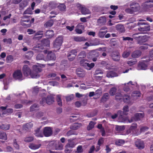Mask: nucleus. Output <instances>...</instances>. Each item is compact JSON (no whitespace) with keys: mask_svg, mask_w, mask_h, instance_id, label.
<instances>
[{"mask_svg":"<svg viewBox=\"0 0 153 153\" xmlns=\"http://www.w3.org/2000/svg\"><path fill=\"white\" fill-rule=\"evenodd\" d=\"M137 25L140 26L138 28V30L140 31H149L150 30V26L149 25H146V23L142 22H138Z\"/></svg>","mask_w":153,"mask_h":153,"instance_id":"1","label":"nucleus"},{"mask_svg":"<svg viewBox=\"0 0 153 153\" xmlns=\"http://www.w3.org/2000/svg\"><path fill=\"white\" fill-rule=\"evenodd\" d=\"M63 42V39L61 36H58L55 40L53 43L54 47L59 49Z\"/></svg>","mask_w":153,"mask_h":153,"instance_id":"2","label":"nucleus"},{"mask_svg":"<svg viewBox=\"0 0 153 153\" xmlns=\"http://www.w3.org/2000/svg\"><path fill=\"white\" fill-rule=\"evenodd\" d=\"M77 7L80 10L82 14L85 15L91 13L90 11L85 7H83L79 4H77Z\"/></svg>","mask_w":153,"mask_h":153,"instance_id":"3","label":"nucleus"},{"mask_svg":"<svg viewBox=\"0 0 153 153\" xmlns=\"http://www.w3.org/2000/svg\"><path fill=\"white\" fill-rule=\"evenodd\" d=\"M144 116V114L143 113H137L134 115V117H132L131 120L129 121L130 122H132L133 121H137L140 120Z\"/></svg>","mask_w":153,"mask_h":153,"instance_id":"4","label":"nucleus"},{"mask_svg":"<svg viewBox=\"0 0 153 153\" xmlns=\"http://www.w3.org/2000/svg\"><path fill=\"white\" fill-rule=\"evenodd\" d=\"M130 6L134 12H137L140 9L139 4L135 1L131 3Z\"/></svg>","mask_w":153,"mask_h":153,"instance_id":"5","label":"nucleus"},{"mask_svg":"<svg viewBox=\"0 0 153 153\" xmlns=\"http://www.w3.org/2000/svg\"><path fill=\"white\" fill-rule=\"evenodd\" d=\"M77 52L76 50H72L68 53L67 56L69 61H71L74 60L76 56Z\"/></svg>","mask_w":153,"mask_h":153,"instance_id":"6","label":"nucleus"},{"mask_svg":"<svg viewBox=\"0 0 153 153\" xmlns=\"http://www.w3.org/2000/svg\"><path fill=\"white\" fill-rule=\"evenodd\" d=\"M43 133L45 137H48L50 136L52 134V129L50 127H45L44 129Z\"/></svg>","mask_w":153,"mask_h":153,"instance_id":"7","label":"nucleus"},{"mask_svg":"<svg viewBox=\"0 0 153 153\" xmlns=\"http://www.w3.org/2000/svg\"><path fill=\"white\" fill-rule=\"evenodd\" d=\"M22 72L25 76H27L30 75L31 71L28 65H25L22 68Z\"/></svg>","mask_w":153,"mask_h":153,"instance_id":"8","label":"nucleus"},{"mask_svg":"<svg viewBox=\"0 0 153 153\" xmlns=\"http://www.w3.org/2000/svg\"><path fill=\"white\" fill-rule=\"evenodd\" d=\"M22 77V73L21 71L20 70H17L14 71L13 73V77L16 79H21Z\"/></svg>","mask_w":153,"mask_h":153,"instance_id":"9","label":"nucleus"},{"mask_svg":"<svg viewBox=\"0 0 153 153\" xmlns=\"http://www.w3.org/2000/svg\"><path fill=\"white\" fill-rule=\"evenodd\" d=\"M56 57L55 54L51 51H48L46 56V59L48 60H55Z\"/></svg>","mask_w":153,"mask_h":153,"instance_id":"10","label":"nucleus"},{"mask_svg":"<svg viewBox=\"0 0 153 153\" xmlns=\"http://www.w3.org/2000/svg\"><path fill=\"white\" fill-rule=\"evenodd\" d=\"M113 60L115 61H119L120 59V54L117 51H113L111 55Z\"/></svg>","mask_w":153,"mask_h":153,"instance_id":"11","label":"nucleus"},{"mask_svg":"<svg viewBox=\"0 0 153 153\" xmlns=\"http://www.w3.org/2000/svg\"><path fill=\"white\" fill-rule=\"evenodd\" d=\"M25 22L29 23V26L31 23L30 19L27 16H25L22 18L21 20V24L23 26H28L25 23Z\"/></svg>","mask_w":153,"mask_h":153,"instance_id":"12","label":"nucleus"},{"mask_svg":"<svg viewBox=\"0 0 153 153\" xmlns=\"http://www.w3.org/2000/svg\"><path fill=\"white\" fill-rule=\"evenodd\" d=\"M76 74L79 77H82L85 75V71L80 68H78L76 70Z\"/></svg>","mask_w":153,"mask_h":153,"instance_id":"13","label":"nucleus"},{"mask_svg":"<svg viewBox=\"0 0 153 153\" xmlns=\"http://www.w3.org/2000/svg\"><path fill=\"white\" fill-rule=\"evenodd\" d=\"M150 2L147 0L143 3L142 4V6L143 8L145 9H148L152 8L153 7V4L150 3Z\"/></svg>","mask_w":153,"mask_h":153,"instance_id":"14","label":"nucleus"},{"mask_svg":"<svg viewBox=\"0 0 153 153\" xmlns=\"http://www.w3.org/2000/svg\"><path fill=\"white\" fill-rule=\"evenodd\" d=\"M147 65L143 62H140L138 63L137 68L138 70H145L147 69Z\"/></svg>","mask_w":153,"mask_h":153,"instance_id":"15","label":"nucleus"},{"mask_svg":"<svg viewBox=\"0 0 153 153\" xmlns=\"http://www.w3.org/2000/svg\"><path fill=\"white\" fill-rule=\"evenodd\" d=\"M33 124L31 122L27 123L23 125L22 128L24 130L26 131H29L32 128Z\"/></svg>","mask_w":153,"mask_h":153,"instance_id":"16","label":"nucleus"},{"mask_svg":"<svg viewBox=\"0 0 153 153\" xmlns=\"http://www.w3.org/2000/svg\"><path fill=\"white\" fill-rule=\"evenodd\" d=\"M82 126L81 123H76L73 124L70 127V128L72 130H74L78 129Z\"/></svg>","mask_w":153,"mask_h":153,"instance_id":"17","label":"nucleus"},{"mask_svg":"<svg viewBox=\"0 0 153 153\" xmlns=\"http://www.w3.org/2000/svg\"><path fill=\"white\" fill-rule=\"evenodd\" d=\"M58 4L55 1H51L48 3V7L51 9H54L56 7Z\"/></svg>","mask_w":153,"mask_h":153,"instance_id":"18","label":"nucleus"},{"mask_svg":"<svg viewBox=\"0 0 153 153\" xmlns=\"http://www.w3.org/2000/svg\"><path fill=\"white\" fill-rule=\"evenodd\" d=\"M44 48V46L42 44H38L33 48V50L37 51L38 52H41V50Z\"/></svg>","mask_w":153,"mask_h":153,"instance_id":"19","label":"nucleus"},{"mask_svg":"<svg viewBox=\"0 0 153 153\" xmlns=\"http://www.w3.org/2000/svg\"><path fill=\"white\" fill-rule=\"evenodd\" d=\"M116 30L120 33H123L125 31L124 26L122 24H118L116 26Z\"/></svg>","mask_w":153,"mask_h":153,"instance_id":"20","label":"nucleus"},{"mask_svg":"<svg viewBox=\"0 0 153 153\" xmlns=\"http://www.w3.org/2000/svg\"><path fill=\"white\" fill-rule=\"evenodd\" d=\"M45 36L47 38H50L54 36V32L53 30H47L45 33Z\"/></svg>","mask_w":153,"mask_h":153,"instance_id":"21","label":"nucleus"},{"mask_svg":"<svg viewBox=\"0 0 153 153\" xmlns=\"http://www.w3.org/2000/svg\"><path fill=\"white\" fill-rule=\"evenodd\" d=\"M54 98L51 96H48L46 98V103L48 105H51L54 101Z\"/></svg>","mask_w":153,"mask_h":153,"instance_id":"22","label":"nucleus"},{"mask_svg":"<svg viewBox=\"0 0 153 153\" xmlns=\"http://www.w3.org/2000/svg\"><path fill=\"white\" fill-rule=\"evenodd\" d=\"M41 146V144H36L34 143H31L30 144L29 147L30 149L33 150H36L39 148Z\"/></svg>","mask_w":153,"mask_h":153,"instance_id":"23","label":"nucleus"},{"mask_svg":"<svg viewBox=\"0 0 153 153\" xmlns=\"http://www.w3.org/2000/svg\"><path fill=\"white\" fill-rule=\"evenodd\" d=\"M141 52L140 51L137 50L133 52L131 56L134 58H138L141 56Z\"/></svg>","mask_w":153,"mask_h":153,"instance_id":"24","label":"nucleus"},{"mask_svg":"<svg viewBox=\"0 0 153 153\" xmlns=\"http://www.w3.org/2000/svg\"><path fill=\"white\" fill-rule=\"evenodd\" d=\"M136 146L139 149H143L145 147L143 141H137L135 143Z\"/></svg>","mask_w":153,"mask_h":153,"instance_id":"25","label":"nucleus"},{"mask_svg":"<svg viewBox=\"0 0 153 153\" xmlns=\"http://www.w3.org/2000/svg\"><path fill=\"white\" fill-rule=\"evenodd\" d=\"M57 142L56 141H51L49 143L48 147L51 149L56 148L57 147Z\"/></svg>","mask_w":153,"mask_h":153,"instance_id":"26","label":"nucleus"},{"mask_svg":"<svg viewBox=\"0 0 153 153\" xmlns=\"http://www.w3.org/2000/svg\"><path fill=\"white\" fill-rule=\"evenodd\" d=\"M123 15L122 14H120L118 16H112L110 15L108 16L109 18L112 19L113 20H117L119 19L120 20L123 19Z\"/></svg>","mask_w":153,"mask_h":153,"instance_id":"27","label":"nucleus"},{"mask_svg":"<svg viewBox=\"0 0 153 153\" xmlns=\"http://www.w3.org/2000/svg\"><path fill=\"white\" fill-rule=\"evenodd\" d=\"M118 74L113 71H110L106 74V76L108 78H112L118 76Z\"/></svg>","mask_w":153,"mask_h":153,"instance_id":"28","label":"nucleus"},{"mask_svg":"<svg viewBox=\"0 0 153 153\" xmlns=\"http://www.w3.org/2000/svg\"><path fill=\"white\" fill-rule=\"evenodd\" d=\"M106 22V19L105 16H103L100 17L98 19L97 23L98 24H103Z\"/></svg>","mask_w":153,"mask_h":153,"instance_id":"29","label":"nucleus"},{"mask_svg":"<svg viewBox=\"0 0 153 153\" xmlns=\"http://www.w3.org/2000/svg\"><path fill=\"white\" fill-rule=\"evenodd\" d=\"M32 68L33 71L36 73H38L42 71L41 68L40 66L37 65H33Z\"/></svg>","mask_w":153,"mask_h":153,"instance_id":"30","label":"nucleus"},{"mask_svg":"<svg viewBox=\"0 0 153 153\" xmlns=\"http://www.w3.org/2000/svg\"><path fill=\"white\" fill-rule=\"evenodd\" d=\"M10 127V125L5 123L3 124L0 126V129L4 130H7L9 129Z\"/></svg>","mask_w":153,"mask_h":153,"instance_id":"31","label":"nucleus"},{"mask_svg":"<svg viewBox=\"0 0 153 153\" xmlns=\"http://www.w3.org/2000/svg\"><path fill=\"white\" fill-rule=\"evenodd\" d=\"M74 40L76 42H81L86 40L85 38L83 36H75L74 38Z\"/></svg>","mask_w":153,"mask_h":153,"instance_id":"32","label":"nucleus"},{"mask_svg":"<svg viewBox=\"0 0 153 153\" xmlns=\"http://www.w3.org/2000/svg\"><path fill=\"white\" fill-rule=\"evenodd\" d=\"M94 66V63H91V64H89L87 62L84 68L88 70H90L93 68Z\"/></svg>","mask_w":153,"mask_h":153,"instance_id":"33","label":"nucleus"},{"mask_svg":"<svg viewBox=\"0 0 153 153\" xmlns=\"http://www.w3.org/2000/svg\"><path fill=\"white\" fill-rule=\"evenodd\" d=\"M27 5L26 1H23L19 4V9L20 10H23L25 7H26Z\"/></svg>","mask_w":153,"mask_h":153,"instance_id":"34","label":"nucleus"},{"mask_svg":"<svg viewBox=\"0 0 153 153\" xmlns=\"http://www.w3.org/2000/svg\"><path fill=\"white\" fill-rule=\"evenodd\" d=\"M122 98L124 102L125 103L129 102L130 100V96L127 94H125L123 96Z\"/></svg>","mask_w":153,"mask_h":153,"instance_id":"35","label":"nucleus"},{"mask_svg":"<svg viewBox=\"0 0 153 153\" xmlns=\"http://www.w3.org/2000/svg\"><path fill=\"white\" fill-rule=\"evenodd\" d=\"M0 139L4 140H7V137L5 132L0 131Z\"/></svg>","mask_w":153,"mask_h":153,"instance_id":"36","label":"nucleus"},{"mask_svg":"<svg viewBox=\"0 0 153 153\" xmlns=\"http://www.w3.org/2000/svg\"><path fill=\"white\" fill-rule=\"evenodd\" d=\"M53 24V22L52 20L48 21L44 24V26L46 27H51Z\"/></svg>","mask_w":153,"mask_h":153,"instance_id":"37","label":"nucleus"},{"mask_svg":"<svg viewBox=\"0 0 153 153\" xmlns=\"http://www.w3.org/2000/svg\"><path fill=\"white\" fill-rule=\"evenodd\" d=\"M123 95L120 93H117L116 94L115 98L117 101H121Z\"/></svg>","mask_w":153,"mask_h":153,"instance_id":"38","label":"nucleus"},{"mask_svg":"<svg viewBox=\"0 0 153 153\" xmlns=\"http://www.w3.org/2000/svg\"><path fill=\"white\" fill-rule=\"evenodd\" d=\"M109 95L108 93H105L104 94L102 97L101 100L102 102H105L107 100H108L109 98Z\"/></svg>","mask_w":153,"mask_h":153,"instance_id":"39","label":"nucleus"},{"mask_svg":"<svg viewBox=\"0 0 153 153\" xmlns=\"http://www.w3.org/2000/svg\"><path fill=\"white\" fill-rule=\"evenodd\" d=\"M58 9L61 11H64L66 9V6L64 4H60L57 6Z\"/></svg>","mask_w":153,"mask_h":153,"instance_id":"40","label":"nucleus"},{"mask_svg":"<svg viewBox=\"0 0 153 153\" xmlns=\"http://www.w3.org/2000/svg\"><path fill=\"white\" fill-rule=\"evenodd\" d=\"M38 106L37 105L35 104L32 105L30 108V111H33L38 110Z\"/></svg>","mask_w":153,"mask_h":153,"instance_id":"41","label":"nucleus"},{"mask_svg":"<svg viewBox=\"0 0 153 153\" xmlns=\"http://www.w3.org/2000/svg\"><path fill=\"white\" fill-rule=\"evenodd\" d=\"M131 51H125L123 53L122 56L124 58H127L130 55Z\"/></svg>","mask_w":153,"mask_h":153,"instance_id":"42","label":"nucleus"},{"mask_svg":"<svg viewBox=\"0 0 153 153\" xmlns=\"http://www.w3.org/2000/svg\"><path fill=\"white\" fill-rule=\"evenodd\" d=\"M68 143L66 145L67 147H69L70 148H73L75 146L74 143L72 141L69 140Z\"/></svg>","mask_w":153,"mask_h":153,"instance_id":"43","label":"nucleus"},{"mask_svg":"<svg viewBox=\"0 0 153 153\" xmlns=\"http://www.w3.org/2000/svg\"><path fill=\"white\" fill-rule=\"evenodd\" d=\"M56 100L58 103V104L60 106H62V102L61 99V96L60 95H57Z\"/></svg>","mask_w":153,"mask_h":153,"instance_id":"44","label":"nucleus"},{"mask_svg":"<svg viewBox=\"0 0 153 153\" xmlns=\"http://www.w3.org/2000/svg\"><path fill=\"white\" fill-rule=\"evenodd\" d=\"M88 62V60L87 59H82L79 62V64L81 66L84 67L86 63Z\"/></svg>","mask_w":153,"mask_h":153,"instance_id":"45","label":"nucleus"},{"mask_svg":"<svg viewBox=\"0 0 153 153\" xmlns=\"http://www.w3.org/2000/svg\"><path fill=\"white\" fill-rule=\"evenodd\" d=\"M13 147L16 150H19V145L17 143L16 140L14 139L13 141Z\"/></svg>","mask_w":153,"mask_h":153,"instance_id":"46","label":"nucleus"},{"mask_svg":"<svg viewBox=\"0 0 153 153\" xmlns=\"http://www.w3.org/2000/svg\"><path fill=\"white\" fill-rule=\"evenodd\" d=\"M123 110L124 112V114L125 115H127L128 112L129 111L128 106L127 105L124 106L123 108Z\"/></svg>","mask_w":153,"mask_h":153,"instance_id":"47","label":"nucleus"},{"mask_svg":"<svg viewBox=\"0 0 153 153\" xmlns=\"http://www.w3.org/2000/svg\"><path fill=\"white\" fill-rule=\"evenodd\" d=\"M117 90V89L116 88L113 87L110 89L109 93L111 96H114L116 93Z\"/></svg>","mask_w":153,"mask_h":153,"instance_id":"48","label":"nucleus"},{"mask_svg":"<svg viewBox=\"0 0 153 153\" xmlns=\"http://www.w3.org/2000/svg\"><path fill=\"white\" fill-rule=\"evenodd\" d=\"M86 55V53L85 51H81L78 55L79 58L82 59L85 58Z\"/></svg>","mask_w":153,"mask_h":153,"instance_id":"49","label":"nucleus"},{"mask_svg":"<svg viewBox=\"0 0 153 153\" xmlns=\"http://www.w3.org/2000/svg\"><path fill=\"white\" fill-rule=\"evenodd\" d=\"M94 125L95 123L93 122L92 121H91L89 123V125L87 127V130H90L94 128Z\"/></svg>","mask_w":153,"mask_h":153,"instance_id":"50","label":"nucleus"},{"mask_svg":"<svg viewBox=\"0 0 153 153\" xmlns=\"http://www.w3.org/2000/svg\"><path fill=\"white\" fill-rule=\"evenodd\" d=\"M77 132L72 130L68 131L66 133L67 136H69L72 135H77Z\"/></svg>","mask_w":153,"mask_h":153,"instance_id":"51","label":"nucleus"},{"mask_svg":"<svg viewBox=\"0 0 153 153\" xmlns=\"http://www.w3.org/2000/svg\"><path fill=\"white\" fill-rule=\"evenodd\" d=\"M104 141V138L102 137H100L98 140L97 145L101 146L103 144Z\"/></svg>","mask_w":153,"mask_h":153,"instance_id":"52","label":"nucleus"},{"mask_svg":"<svg viewBox=\"0 0 153 153\" xmlns=\"http://www.w3.org/2000/svg\"><path fill=\"white\" fill-rule=\"evenodd\" d=\"M137 62L136 59H133L128 61L127 62V63L130 66H132L135 64Z\"/></svg>","mask_w":153,"mask_h":153,"instance_id":"53","label":"nucleus"},{"mask_svg":"<svg viewBox=\"0 0 153 153\" xmlns=\"http://www.w3.org/2000/svg\"><path fill=\"white\" fill-rule=\"evenodd\" d=\"M44 56L43 54L39 53L36 56V59L37 60H44Z\"/></svg>","mask_w":153,"mask_h":153,"instance_id":"54","label":"nucleus"},{"mask_svg":"<svg viewBox=\"0 0 153 153\" xmlns=\"http://www.w3.org/2000/svg\"><path fill=\"white\" fill-rule=\"evenodd\" d=\"M125 141L123 140L120 139L117 141L115 143L118 146H121L123 144L125 143Z\"/></svg>","mask_w":153,"mask_h":153,"instance_id":"55","label":"nucleus"},{"mask_svg":"<svg viewBox=\"0 0 153 153\" xmlns=\"http://www.w3.org/2000/svg\"><path fill=\"white\" fill-rule=\"evenodd\" d=\"M125 128L123 126H117L115 129L117 131H121L124 129Z\"/></svg>","mask_w":153,"mask_h":153,"instance_id":"56","label":"nucleus"},{"mask_svg":"<svg viewBox=\"0 0 153 153\" xmlns=\"http://www.w3.org/2000/svg\"><path fill=\"white\" fill-rule=\"evenodd\" d=\"M33 137L30 136L26 137L24 140V141L26 142H30L33 141Z\"/></svg>","mask_w":153,"mask_h":153,"instance_id":"57","label":"nucleus"},{"mask_svg":"<svg viewBox=\"0 0 153 153\" xmlns=\"http://www.w3.org/2000/svg\"><path fill=\"white\" fill-rule=\"evenodd\" d=\"M13 56L11 55H9L7 57L6 60L7 62H11L13 61Z\"/></svg>","mask_w":153,"mask_h":153,"instance_id":"58","label":"nucleus"},{"mask_svg":"<svg viewBox=\"0 0 153 153\" xmlns=\"http://www.w3.org/2000/svg\"><path fill=\"white\" fill-rule=\"evenodd\" d=\"M139 33L134 34L132 36L134 39H142V37H143V36H139Z\"/></svg>","mask_w":153,"mask_h":153,"instance_id":"59","label":"nucleus"},{"mask_svg":"<svg viewBox=\"0 0 153 153\" xmlns=\"http://www.w3.org/2000/svg\"><path fill=\"white\" fill-rule=\"evenodd\" d=\"M34 71H33L32 72H31L30 75V76L32 78H37L39 76V75H38V74H37L38 73L36 72L35 73H34Z\"/></svg>","mask_w":153,"mask_h":153,"instance_id":"60","label":"nucleus"},{"mask_svg":"<svg viewBox=\"0 0 153 153\" xmlns=\"http://www.w3.org/2000/svg\"><path fill=\"white\" fill-rule=\"evenodd\" d=\"M32 10L30 8H27L24 12L23 14H32Z\"/></svg>","mask_w":153,"mask_h":153,"instance_id":"61","label":"nucleus"},{"mask_svg":"<svg viewBox=\"0 0 153 153\" xmlns=\"http://www.w3.org/2000/svg\"><path fill=\"white\" fill-rule=\"evenodd\" d=\"M35 135L36 136L39 137H42L41 135V132L40 131V129L38 128L37 129L35 130Z\"/></svg>","mask_w":153,"mask_h":153,"instance_id":"62","label":"nucleus"},{"mask_svg":"<svg viewBox=\"0 0 153 153\" xmlns=\"http://www.w3.org/2000/svg\"><path fill=\"white\" fill-rule=\"evenodd\" d=\"M76 152L78 153H81L83 152V149L82 146H79L77 148Z\"/></svg>","mask_w":153,"mask_h":153,"instance_id":"63","label":"nucleus"},{"mask_svg":"<svg viewBox=\"0 0 153 153\" xmlns=\"http://www.w3.org/2000/svg\"><path fill=\"white\" fill-rule=\"evenodd\" d=\"M3 41L4 42H7V43L9 44H11L12 43L11 39V38H8V39L6 38L4 39L3 40Z\"/></svg>","mask_w":153,"mask_h":153,"instance_id":"64","label":"nucleus"}]
</instances>
